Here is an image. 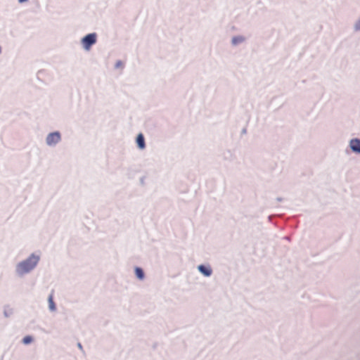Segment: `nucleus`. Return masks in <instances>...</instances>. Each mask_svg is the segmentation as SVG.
Masks as SVG:
<instances>
[{"instance_id": "f257e3e1", "label": "nucleus", "mask_w": 360, "mask_h": 360, "mask_svg": "<svg viewBox=\"0 0 360 360\" xmlns=\"http://www.w3.org/2000/svg\"><path fill=\"white\" fill-rule=\"evenodd\" d=\"M39 261V256L31 255L26 260L20 262L17 266L19 274H25L33 269Z\"/></svg>"}, {"instance_id": "f03ea898", "label": "nucleus", "mask_w": 360, "mask_h": 360, "mask_svg": "<svg viewBox=\"0 0 360 360\" xmlns=\"http://www.w3.org/2000/svg\"><path fill=\"white\" fill-rule=\"evenodd\" d=\"M96 42V34L94 33L87 34L82 40V45L86 50H89L90 47Z\"/></svg>"}, {"instance_id": "7ed1b4c3", "label": "nucleus", "mask_w": 360, "mask_h": 360, "mask_svg": "<svg viewBox=\"0 0 360 360\" xmlns=\"http://www.w3.org/2000/svg\"><path fill=\"white\" fill-rule=\"evenodd\" d=\"M60 140V135L58 132L51 133L46 138V143L48 145H53Z\"/></svg>"}, {"instance_id": "20e7f679", "label": "nucleus", "mask_w": 360, "mask_h": 360, "mask_svg": "<svg viewBox=\"0 0 360 360\" xmlns=\"http://www.w3.org/2000/svg\"><path fill=\"white\" fill-rule=\"evenodd\" d=\"M350 147L354 152L360 153V140L355 139L350 141Z\"/></svg>"}, {"instance_id": "39448f33", "label": "nucleus", "mask_w": 360, "mask_h": 360, "mask_svg": "<svg viewBox=\"0 0 360 360\" xmlns=\"http://www.w3.org/2000/svg\"><path fill=\"white\" fill-rule=\"evenodd\" d=\"M198 270L206 276H209L212 274V269L210 267L205 266L204 265H200L198 266Z\"/></svg>"}, {"instance_id": "423d86ee", "label": "nucleus", "mask_w": 360, "mask_h": 360, "mask_svg": "<svg viewBox=\"0 0 360 360\" xmlns=\"http://www.w3.org/2000/svg\"><path fill=\"white\" fill-rule=\"evenodd\" d=\"M136 143L141 149H143L145 148V141L143 135L142 134H139L137 136Z\"/></svg>"}, {"instance_id": "0eeeda50", "label": "nucleus", "mask_w": 360, "mask_h": 360, "mask_svg": "<svg viewBox=\"0 0 360 360\" xmlns=\"http://www.w3.org/2000/svg\"><path fill=\"white\" fill-rule=\"evenodd\" d=\"M135 274H136V277L139 279H140V280L143 279V278H144V273H143V270L141 268L136 267V269H135Z\"/></svg>"}, {"instance_id": "6e6552de", "label": "nucleus", "mask_w": 360, "mask_h": 360, "mask_svg": "<svg viewBox=\"0 0 360 360\" xmlns=\"http://www.w3.org/2000/svg\"><path fill=\"white\" fill-rule=\"evenodd\" d=\"M49 308L51 311H54L56 309V305L53 302V295H50L49 297Z\"/></svg>"}, {"instance_id": "1a4fd4ad", "label": "nucleus", "mask_w": 360, "mask_h": 360, "mask_svg": "<svg viewBox=\"0 0 360 360\" xmlns=\"http://www.w3.org/2000/svg\"><path fill=\"white\" fill-rule=\"evenodd\" d=\"M243 41V38L242 37H236L233 38L232 43L233 44H237Z\"/></svg>"}, {"instance_id": "9d476101", "label": "nucleus", "mask_w": 360, "mask_h": 360, "mask_svg": "<svg viewBox=\"0 0 360 360\" xmlns=\"http://www.w3.org/2000/svg\"><path fill=\"white\" fill-rule=\"evenodd\" d=\"M32 342V338L31 336H25L23 339H22V342L25 345H27V344H30V342Z\"/></svg>"}, {"instance_id": "9b49d317", "label": "nucleus", "mask_w": 360, "mask_h": 360, "mask_svg": "<svg viewBox=\"0 0 360 360\" xmlns=\"http://www.w3.org/2000/svg\"><path fill=\"white\" fill-rule=\"evenodd\" d=\"M20 3H23L25 1H27V0H18Z\"/></svg>"}]
</instances>
